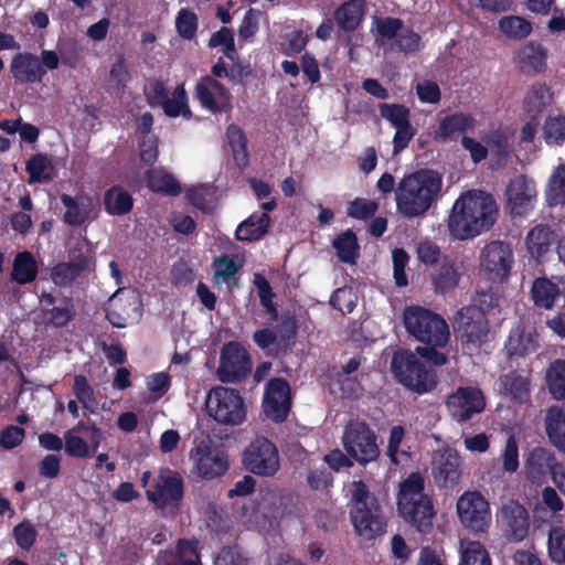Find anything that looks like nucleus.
I'll return each instance as SVG.
<instances>
[{
    "mask_svg": "<svg viewBox=\"0 0 565 565\" xmlns=\"http://www.w3.org/2000/svg\"><path fill=\"white\" fill-rule=\"evenodd\" d=\"M498 205L493 196L481 190H469L454 203L448 230L457 239H470L490 230L498 218Z\"/></svg>",
    "mask_w": 565,
    "mask_h": 565,
    "instance_id": "nucleus-1",
    "label": "nucleus"
},
{
    "mask_svg": "<svg viewBox=\"0 0 565 565\" xmlns=\"http://www.w3.org/2000/svg\"><path fill=\"white\" fill-rule=\"evenodd\" d=\"M443 177L434 170H419L402 179L396 189V205L407 217L423 215L439 198Z\"/></svg>",
    "mask_w": 565,
    "mask_h": 565,
    "instance_id": "nucleus-2",
    "label": "nucleus"
},
{
    "mask_svg": "<svg viewBox=\"0 0 565 565\" xmlns=\"http://www.w3.org/2000/svg\"><path fill=\"white\" fill-rule=\"evenodd\" d=\"M425 358L434 365L447 362L444 353L434 348L418 347L416 352L408 350L397 351L392 359V371L399 383L419 394L431 391L437 384L436 374L425 369L418 356Z\"/></svg>",
    "mask_w": 565,
    "mask_h": 565,
    "instance_id": "nucleus-3",
    "label": "nucleus"
},
{
    "mask_svg": "<svg viewBox=\"0 0 565 565\" xmlns=\"http://www.w3.org/2000/svg\"><path fill=\"white\" fill-rule=\"evenodd\" d=\"M425 481L419 473L409 475L399 487L398 512L408 523L423 531L431 525L433 503L424 492Z\"/></svg>",
    "mask_w": 565,
    "mask_h": 565,
    "instance_id": "nucleus-4",
    "label": "nucleus"
},
{
    "mask_svg": "<svg viewBox=\"0 0 565 565\" xmlns=\"http://www.w3.org/2000/svg\"><path fill=\"white\" fill-rule=\"evenodd\" d=\"M207 415L223 426H239L247 419L248 406L244 396L235 388L215 386L206 395Z\"/></svg>",
    "mask_w": 565,
    "mask_h": 565,
    "instance_id": "nucleus-5",
    "label": "nucleus"
},
{
    "mask_svg": "<svg viewBox=\"0 0 565 565\" xmlns=\"http://www.w3.org/2000/svg\"><path fill=\"white\" fill-rule=\"evenodd\" d=\"M403 320L408 333L416 340L431 345L430 348L445 347L448 342V324L429 309L419 306L407 307Z\"/></svg>",
    "mask_w": 565,
    "mask_h": 565,
    "instance_id": "nucleus-6",
    "label": "nucleus"
},
{
    "mask_svg": "<svg viewBox=\"0 0 565 565\" xmlns=\"http://www.w3.org/2000/svg\"><path fill=\"white\" fill-rule=\"evenodd\" d=\"M342 444L347 454L363 466L375 461L380 456L376 435L364 422H350L344 428Z\"/></svg>",
    "mask_w": 565,
    "mask_h": 565,
    "instance_id": "nucleus-7",
    "label": "nucleus"
},
{
    "mask_svg": "<svg viewBox=\"0 0 565 565\" xmlns=\"http://www.w3.org/2000/svg\"><path fill=\"white\" fill-rule=\"evenodd\" d=\"M460 524L473 532L486 533L491 524V510L484 497L477 491H466L456 504Z\"/></svg>",
    "mask_w": 565,
    "mask_h": 565,
    "instance_id": "nucleus-8",
    "label": "nucleus"
},
{
    "mask_svg": "<svg viewBox=\"0 0 565 565\" xmlns=\"http://www.w3.org/2000/svg\"><path fill=\"white\" fill-rule=\"evenodd\" d=\"M245 468L257 476L271 477L280 467L276 446L265 437H256L243 454Z\"/></svg>",
    "mask_w": 565,
    "mask_h": 565,
    "instance_id": "nucleus-9",
    "label": "nucleus"
},
{
    "mask_svg": "<svg viewBox=\"0 0 565 565\" xmlns=\"http://www.w3.org/2000/svg\"><path fill=\"white\" fill-rule=\"evenodd\" d=\"M146 94L150 104L160 105L168 117H182L184 119L192 117L183 84L175 86L171 92H167L163 83L153 82L147 87Z\"/></svg>",
    "mask_w": 565,
    "mask_h": 565,
    "instance_id": "nucleus-10",
    "label": "nucleus"
},
{
    "mask_svg": "<svg viewBox=\"0 0 565 565\" xmlns=\"http://www.w3.org/2000/svg\"><path fill=\"white\" fill-rule=\"evenodd\" d=\"M146 495L157 508L175 507L183 497V479L177 471L161 469Z\"/></svg>",
    "mask_w": 565,
    "mask_h": 565,
    "instance_id": "nucleus-11",
    "label": "nucleus"
},
{
    "mask_svg": "<svg viewBox=\"0 0 565 565\" xmlns=\"http://www.w3.org/2000/svg\"><path fill=\"white\" fill-rule=\"evenodd\" d=\"M514 264L511 246L503 242H491L484 246L480 255V268L491 280L507 278Z\"/></svg>",
    "mask_w": 565,
    "mask_h": 565,
    "instance_id": "nucleus-12",
    "label": "nucleus"
},
{
    "mask_svg": "<svg viewBox=\"0 0 565 565\" xmlns=\"http://www.w3.org/2000/svg\"><path fill=\"white\" fill-rule=\"evenodd\" d=\"M252 369L247 351L238 342L223 345L216 374L220 381L233 383L245 377Z\"/></svg>",
    "mask_w": 565,
    "mask_h": 565,
    "instance_id": "nucleus-13",
    "label": "nucleus"
},
{
    "mask_svg": "<svg viewBox=\"0 0 565 565\" xmlns=\"http://www.w3.org/2000/svg\"><path fill=\"white\" fill-rule=\"evenodd\" d=\"M104 434L96 425L78 423L64 435L65 451L71 457H92L100 446Z\"/></svg>",
    "mask_w": 565,
    "mask_h": 565,
    "instance_id": "nucleus-14",
    "label": "nucleus"
},
{
    "mask_svg": "<svg viewBox=\"0 0 565 565\" xmlns=\"http://www.w3.org/2000/svg\"><path fill=\"white\" fill-rule=\"evenodd\" d=\"M507 209L513 215H525L533 210L537 201V190L534 180L525 175L512 178L505 189Z\"/></svg>",
    "mask_w": 565,
    "mask_h": 565,
    "instance_id": "nucleus-15",
    "label": "nucleus"
},
{
    "mask_svg": "<svg viewBox=\"0 0 565 565\" xmlns=\"http://www.w3.org/2000/svg\"><path fill=\"white\" fill-rule=\"evenodd\" d=\"M497 521L504 536L514 542L523 541L530 530V515L527 510L515 500L504 502L498 512Z\"/></svg>",
    "mask_w": 565,
    "mask_h": 565,
    "instance_id": "nucleus-16",
    "label": "nucleus"
},
{
    "mask_svg": "<svg viewBox=\"0 0 565 565\" xmlns=\"http://www.w3.org/2000/svg\"><path fill=\"white\" fill-rule=\"evenodd\" d=\"M107 318L117 328L136 323L140 318V299L137 292L118 289L109 299Z\"/></svg>",
    "mask_w": 565,
    "mask_h": 565,
    "instance_id": "nucleus-17",
    "label": "nucleus"
},
{
    "mask_svg": "<svg viewBox=\"0 0 565 565\" xmlns=\"http://www.w3.org/2000/svg\"><path fill=\"white\" fill-rule=\"evenodd\" d=\"M447 409L450 416L461 423L481 413L486 407L482 392L472 386L458 387L447 398Z\"/></svg>",
    "mask_w": 565,
    "mask_h": 565,
    "instance_id": "nucleus-18",
    "label": "nucleus"
},
{
    "mask_svg": "<svg viewBox=\"0 0 565 565\" xmlns=\"http://www.w3.org/2000/svg\"><path fill=\"white\" fill-rule=\"evenodd\" d=\"M291 396L288 383L281 379L268 382L263 397L266 416L275 422H282L290 409Z\"/></svg>",
    "mask_w": 565,
    "mask_h": 565,
    "instance_id": "nucleus-19",
    "label": "nucleus"
},
{
    "mask_svg": "<svg viewBox=\"0 0 565 565\" xmlns=\"http://www.w3.org/2000/svg\"><path fill=\"white\" fill-rule=\"evenodd\" d=\"M431 471L439 486L456 484L461 477V458L457 450L449 447L436 450L431 460Z\"/></svg>",
    "mask_w": 565,
    "mask_h": 565,
    "instance_id": "nucleus-20",
    "label": "nucleus"
},
{
    "mask_svg": "<svg viewBox=\"0 0 565 565\" xmlns=\"http://www.w3.org/2000/svg\"><path fill=\"white\" fill-rule=\"evenodd\" d=\"M196 472L206 479H213L225 473L228 467L226 455L209 445L200 444L191 451Z\"/></svg>",
    "mask_w": 565,
    "mask_h": 565,
    "instance_id": "nucleus-21",
    "label": "nucleus"
},
{
    "mask_svg": "<svg viewBox=\"0 0 565 565\" xmlns=\"http://www.w3.org/2000/svg\"><path fill=\"white\" fill-rule=\"evenodd\" d=\"M195 96L201 106L213 113H221L231 107L230 92L212 77H204L195 86Z\"/></svg>",
    "mask_w": 565,
    "mask_h": 565,
    "instance_id": "nucleus-22",
    "label": "nucleus"
},
{
    "mask_svg": "<svg viewBox=\"0 0 565 565\" xmlns=\"http://www.w3.org/2000/svg\"><path fill=\"white\" fill-rule=\"evenodd\" d=\"M350 518L356 534L364 540H373L384 532L379 504L350 510Z\"/></svg>",
    "mask_w": 565,
    "mask_h": 565,
    "instance_id": "nucleus-23",
    "label": "nucleus"
},
{
    "mask_svg": "<svg viewBox=\"0 0 565 565\" xmlns=\"http://www.w3.org/2000/svg\"><path fill=\"white\" fill-rule=\"evenodd\" d=\"M454 324L470 342H480L487 333L484 313L476 306H468L459 310Z\"/></svg>",
    "mask_w": 565,
    "mask_h": 565,
    "instance_id": "nucleus-24",
    "label": "nucleus"
},
{
    "mask_svg": "<svg viewBox=\"0 0 565 565\" xmlns=\"http://www.w3.org/2000/svg\"><path fill=\"white\" fill-rule=\"evenodd\" d=\"M12 76L20 83H39L45 75L38 56L31 53H19L10 64Z\"/></svg>",
    "mask_w": 565,
    "mask_h": 565,
    "instance_id": "nucleus-25",
    "label": "nucleus"
},
{
    "mask_svg": "<svg viewBox=\"0 0 565 565\" xmlns=\"http://www.w3.org/2000/svg\"><path fill=\"white\" fill-rule=\"evenodd\" d=\"M158 565H201L198 541L180 540L175 551H161Z\"/></svg>",
    "mask_w": 565,
    "mask_h": 565,
    "instance_id": "nucleus-26",
    "label": "nucleus"
},
{
    "mask_svg": "<svg viewBox=\"0 0 565 565\" xmlns=\"http://www.w3.org/2000/svg\"><path fill=\"white\" fill-rule=\"evenodd\" d=\"M40 307L44 312V319L50 323L65 326L73 316V306L67 299L56 300L51 294H42Z\"/></svg>",
    "mask_w": 565,
    "mask_h": 565,
    "instance_id": "nucleus-27",
    "label": "nucleus"
},
{
    "mask_svg": "<svg viewBox=\"0 0 565 565\" xmlns=\"http://www.w3.org/2000/svg\"><path fill=\"white\" fill-rule=\"evenodd\" d=\"M544 427L553 446L565 451V408L561 405L550 406L545 413Z\"/></svg>",
    "mask_w": 565,
    "mask_h": 565,
    "instance_id": "nucleus-28",
    "label": "nucleus"
},
{
    "mask_svg": "<svg viewBox=\"0 0 565 565\" xmlns=\"http://www.w3.org/2000/svg\"><path fill=\"white\" fill-rule=\"evenodd\" d=\"M463 274L460 263L445 262L431 275V284L437 294L452 291L459 284Z\"/></svg>",
    "mask_w": 565,
    "mask_h": 565,
    "instance_id": "nucleus-29",
    "label": "nucleus"
},
{
    "mask_svg": "<svg viewBox=\"0 0 565 565\" xmlns=\"http://www.w3.org/2000/svg\"><path fill=\"white\" fill-rule=\"evenodd\" d=\"M476 120L470 115L454 114L441 119L438 128L434 132V139L440 142L456 137L460 132L473 130Z\"/></svg>",
    "mask_w": 565,
    "mask_h": 565,
    "instance_id": "nucleus-30",
    "label": "nucleus"
},
{
    "mask_svg": "<svg viewBox=\"0 0 565 565\" xmlns=\"http://www.w3.org/2000/svg\"><path fill=\"white\" fill-rule=\"evenodd\" d=\"M546 50L539 43L529 42L516 53L519 67L525 73H537L545 67Z\"/></svg>",
    "mask_w": 565,
    "mask_h": 565,
    "instance_id": "nucleus-31",
    "label": "nucleus"
},
{
    "mask_svg": "<svg viewBox=\"0 0 565 565\" xmlns=\"http://www.w3.org/2000/svg\"><path fill=\"white\" fill-rule=\"evenodd\" d=\"M553 241L552 230L546 225L539 224L529 231L525 245L531 257L540 259L550 250Z\"/></svg>",
    "mask_w": 565,
    "mask_h": 565,
    "instance_id": "nucleus-32",
    "label": "nucleus"
},
{
    "mask_svg": "<svg viewBox=\"0 0 565 565\" xmlns=\"http://www.w3.org/2000/svg\"><path fill=\"white\" fill-rule=\"evenodd\" d=\"M147 188L156 193L166 195H178L181 186L175 178L163 168L150 169L146 172Z\"/></svg>",
    "mask_w": 565,
    "mask_h": 565,
    "instance_id": "nucleus-33",
    "label": "nucleus"
},
{
    "mask_svg": "<svg viewBox=\"0 0 565 565\" xmlns=\"http://www.w3.org/2000/svg\"><path fill=\"white\" fill-rule=\"evenodd\" d=\"M245 259L243 256H227L223 255L214 259L213 270L214 279L217 285L226 284L227 286L235 282L237 273L244 266Z\"/></svg>",
    "mask_w": 565,
    "mask_h": 565,
    "instance_id": "nucleus-34",
    "label": "nucleus"
},
{
    "mask_svg": "<svg viewBox=\"0 0 565 565\" xmlns=\"http://www.w3.org/2000/svg\"><path fill=\"white\" fill-rule=\"evenodd\" d=\"M270 217L267 213L253 214L243 221L236 230V238L238 241H258L268 231Z\"/></svg>",
    "mask_w": 565,
    "mask_h": 565,
    "instance_id": "nucleus-35",
    "label": "nucleus"
},
{
    "mask_svg": "<svg viewBox=\"0 0 565 565\" xmlns=\"http://www.w3.org/2000/svg\"><path fill=\"white\" fill-rule=\"evenodd\" d=\"M537 347V334L533 327L514 329L508 340L507 348L510 354L523 355L533 352Z\"/></svg>",
    "mask_w": 565,
    "mask_h": 565,
    "instance_id": "nucleus-36",
    "label": "nucleus"
},
{
    "mask_svg": "<svg viewBox=\"0 0 565 565\" xmlns=\"http://www.w3.org/2000/svg\"><path fill=\"white\" fill-rule=\"evenodd\" d=\"M544 193L550 206L565 205V162L552 170Z\"/></svg>",
    "mask_w": 565,
    "mask_h": 565,
    "instance_id": "nucleus-37",
    "label": "nucleus"
},
{
    "mask_svg": "<svg viewBox=\"0 0 565 565\" xmlns=\"http://www.w3.org/2000/svg\"><path fill=\"white\" fill-rule=\"evenodd\" d=\"M553 460L554 457L548 450L541 447L532 449L525 462L527 478L534 482L541 481L552 467Z\"/></svg>",
    "mask_w": 565,
    "mask_h": 565,
    "instance_id": "nucleus-38",
    "label": "nucleus"
},
{
    "mask_svg": "<svg viewBox=\"0 0 565 565\" xmlns=\"http://www.w3.org/2000/svg\"><path fill=\"white\" fill-rule=\"evenodd\" d=\"M62 203L65 206L64 221L71 225H79L89 218L92 213V203L88 199L79 196L77 199L63 194Z\"/></svg>",
    "mask_w": 565,
    "mask_h": 565,
    "instance_id": "nucleus-39",
    "label": "nucleus"
},
{
    "mask_svg": "<svg viewBox=\"0 0 565 565\" xmlns=\"http://www.w3.org/2000/svg\"><path fill=\"white\" fill-rule=\"evenodd\" d=\"M459 555V565H491V558L486 546L478 541L461 539Z\"/></svg>",
    "mask_w": 565,
    "mask_h": 565,
    "instance_id": "nucleus-40",
    "label": "nucleus"
},
{
    "mask_svg": "<svg viewBox=\"0 0 565 565\" xmlns=\"http://www.w3.org/2000/svg\"><path fill=\"white\" fill-rule=\"evenodd\" d=\"M364 6L362 0H350L335 10L337 24L344 31L355 30L362 21Z\"/></svg>",
    "mask_w": 565,
    "mask_h": 565,
    "instance_id": "nucleus-41",
    "label": "nucleus"
},
{
    "mask_svg": "<svg viewBox=\"0 0 565 565\" xmlns=\"http://www.w3.org/2000/svg\"><path fill=\"white\" fill-rule=\"evenodd\" d=\"M499 31L508 39L520 41L532 33V23L521 15H504L498 22Z\"/></svg>",
    "mask_w": 565,
    "mask_h": 565,
    "instance_id": "nucleus-42",
    "label": "nucleus"
},
{
    "mask_svg": "<svg viewBox=\"0 0 565 565\" xmlns=\"http://www.w3.org/2000/svg\"><path fill=\"white\" fill-rule=\"evenodd\" d=\"M545 383L552 398L565 401V361L552 362L545 371Z\"/></svg>",
    "mask_w": 565,
    "mask_h": 565,
    "instance_id": "nucleus-43",
    "label": "nucleus"
},
{
    "mask_svg": "<svg viewBox=\"0 0 565 565\" xmlns=\"http://www.w3.org/2000/svg\"><path fill=\"white\" fill-rule=\"evenodd\" d=\"M38 275V263L29 252L19 253L13 262L12 279L20 285L32 282Z\"/></svg>",
    "mask_w": 565,
    "mask_h": 565,
    "instance_id": "nucleus-44",
    "label": "nucleus"
},
{
    "mask_svg": "<svg viewBox=\"0 0 565 565\" xmlns=\"http://www.w3.org/2000/svg\"><path fill=\"white\" fill-rule=\"evenodd\" d=\"M512 131L509 128H498L483 137L488 152L499 159L505 158L511 151Z\"/></svg>",
    "mask_w": 565,
    "mask_h": 565,
    "instance_id": "nucleus-45",
    "label": "nucleus"
},
{
    "mask_svg": "<svg viewBox=\"0 0 565 565\" xmlns=\"http://www.w3.org/2000/svg\"><path fill=\"white\" fill-rule=\"evenodd\" d=\"M558 296V286L547 278H537L533 282L532 299L536 306L544 309H551Z\"/></svg>",
    "mask_w": 565,
    "mask_h": 565,
    "instance_id": "nucleus-46",
    "label": "nucleus"
},
{
    "mask_svg": "<svg viewBox=\"0 0 565 565\" xmlns=\"http://www.w3.org/2000/svg\"><path fill=\"white\" fill-rule=\"evenodd\" d=\"M552 93L545 85L539 84L532 86L524 98V109L531 116L540 114L545 107L552 103Z\"/></svg>",
    "mask_w": 565,
    "mask_h": 565,
    "instance_id": "nucleus-47",
    "label": "nucleus"
},
{
    "mask_svg": "<svg viewBox=\"0 0 565 565\" xmlns=\"http://www.w3.org/2000/svg\"><path fill=\"white\" fill-rule=\"evenodd\" d=\"M26 171L30 174V183L46 182L54 177L53 163L43 154L33 156L26 163Z\"/></svg>",
    "mask_w": 565,
    "mask_h": 565,
    "instance_id": "nucleus-48",
    "label": "nucleus"
},
{
    "mask_svg": "<svg viewBox=\"0 0 565 565\" xmlns=\"http://www.w3.org/2000/svg\"><path fill=\"white\" fill-rule=\"evenodd\" d=\"M105 207L109 214L122 215L132 207V198L120 188H113L105 193Z\"/></svg>",
    "mask_w": 565,
    "mask_h": 565,
    "instance_id": "nucleus-49",
    "label": "nucleus"
},
{
    "mask_svg": "<svg viewBox=\"0 0 565 565\" xmlns=\"http://www.w3.org/2000/svg\"><path fill=\"white\" fill-rule=\"evenodd\" d=\"M350 510L377 505L375 497L362 480H354L348 486Z\"/></svg>",
    "mask_w": 565,
    "mask_h": 565,
    "instance_id": "nucleus-50",
    "label": "nucleus"
},
{
    "mask_svg": "<svg viewBox=\"0 0 565 565\" xmlns=\"http://www.w3.org/2000/svg\"><path fill=\"white\" fill-rule=\"evenodd\" d=\"M501 470L505 473H514L520 467L519 444L514 435L508 436L498 458Z\"/></svg>",
    "mask_w": 565,
    "mask_h": 565,
    "instance_id": "nucleus-51",
    "label": "nucleus"
},
{
    "mask_svg": "<svg viewBox=\"0 0 565 565\" xmlns=\"http://www.w3.org/2000/svg\"><path fill=\"white\" fill-rule=\"evenodd\" d=\"M226 138L235 162L239 167H245L247 163V149L246 139L242 129L234 125L230 126L226 130Z\"/></svg>",
    "mask_w": 565,
    "mask_h": 565,
    "instance_id": "nucleus-52",
    "label": "nucleus"
},
{
    "mask_svg": "<svg viewBox=\"0 0 565 565\" xmlns=\"http://www.w3.org/2000/svg\"><path fill=\"white\" fill-rule=\"evenodd\" d=\"M547 553L552 562L565 564V530L562 526L554 525L550 529Z\"/></svg>",
    "mask_w": 565,
    "mask_h": 565,
    "instance_id": "nucleus-53",
    "label": "nucleus"
},
{
    "mask_svg": "<svg viewBox=\"0 0 565 565\" xmlns=\"http://www.w3.org/2000/svg\"><path fill=\"white\" fill-rule=\"evenodd\" d=\"M88 266V260L58 264L53 269L52 279L55 285L66 286L71 284L78 276V274Z\"/></svg>",
    "mask_w": 565,
    "mask_h": 565,
    "instance_id": "nucleus-54",
    "label": "nucleus"
},
{
    "mask_svg": "<svg viewBox=\"0 0 565 565\" xmlns=\"http://www.w3.org/2000/svg\"><path fill=\"white\" fill-rule=\"evenodd\" d=\"M503 391L512 398L524 402L530 393V381L527 377L509 374L502 379Z\"/></svg>",
    "mask_w": 565,
    "mask_h": 565,
    "instance_id": "nucleus-55",
    "label": "nucleus"
},
{
    "mask_svg": "<svg viewBox=\"0 0 565 565\" xmlns=\"http://www.w3.org/2000/svg\"><path fill=\"white\" fill-rule=\"evenodd\" d=\"M333 247L338 257L345 263H353L359 253L356 237L351 231H347L333 241Z\"/></svg>",
    "mask_w": 565,
    "mask_h": 565,
    "instance_id": "nucleus-56",
    "label": "nucleus"
},
{
    "mask_svg": "<svg viewBox=\"0 0 565 565\" xmlns=\"http://www.w3.org/2000/svg\"><path fill=\"white\" fill-rule=\"evenodd\" d=\"M543 136L548 145H562L565 140V116H548L543 126Z\"/></svg>",
    "mask_w": 565,
    "mask_h": 565,
    "instance_id": "nucleus-57",
    "label": "nucleus"
},
{
    "mask_svg": "<svg viewBox=\"0 0 565 565\" xmlns=\"http://www.w3.org/2000/svg\"><path fill=\"white\" fill-rule=\"evenodd\" d=\"M73 391L77 399L86 409H88L89 412L96 411L98 402L95 397L93 387L89 385L85 376H75Z\"/></svg>",
    "mask_w": 565,
    "mask_h": 565,
    "instance_id": "nucleus-58",
    "label": "nucleus"
},
{
    "mask_svg": "<svg viewBox=\"0 0 565 565\" xmlns=\"http://www.w3.org/2000/svg\"><path fill=\"white\" fill-rule=\"evenodd\" d=\"M175 28L183 39H193L198 29V18L195 13L189 9L180 10L175 18Z\"/></svg>",
    "mask_w": 565,
    "mask_h": 565,
    "instance_id": "nucleus-59",
    "label": "nucleus"
},
{
    "mask_svg": "<svg viewBox=\"0 0 565 565\" xmlns=\"http://www.w3.org/2000/svg\"><path fill=\"white\" fill-rule=\"evenodd\" d=\"M381 116L390 121L395 128L408 125V110L402 105L383 104L380 106Z\"/></svg>",
    "mask_w": 565,
    "mask_h": 565,
    "instance_id": "nucleus-60",
    "label": "nucleus"
},
{
    "mask_svg": "<svg viewBox=\"0 0 565 565\" xmlns=\"http://www.w3.org/2000/svg\"><path fill=\"white\" fill-rule=\"evenodd\" d=\"M358 297L350 288H340L331 298L332 306L342 313H349L356 305Z\"/></svg>",
    "mask_w": 565,
    "mask_h": 565,
    "instance_id": "nucleus-61",
    "label": "nucleus"
},
{
    "mask_svg": "<svg viewBox=\"0 0 565 565\" xmlns=\"http://www.w3.org/2000/svg\"><path fill=\"white\" fill-rule=\"evenodd\" d=\"M375 26L382 42L398 38L399 32L403 31L401 21L392 18L376 20Z\"/></svg>",
    "mask_w": 565,
    "mask_h": 565,
    "instance_id": "nucleus-62",
    "label": "nucleus"
},
{
    "mask_svg": "<svg viewBox=\"0 0 565 565\" xmlns=\"http://www.w3.org/2000/svg\"><path fill=\"white\" fill-rule=\"evenodd\" d=\"M13 534L17 544L23 550H29L35 541L36 531L32 524L24 522L14 527Z\"/></svg>",
    "mask_w": 565,
    "mask_h": 565,
    "instance_id": "nucleus-63",
    "label": "nucleus"
},
{
    "mask_svg": "<svg viewBox=\"0 0 565 565\" xmlns=\"http://www.w3.org/2000/svg\"><path fill=\"white\" fill-rule=\"evenodd\" d=\"M490 435L479 433L463 436V446L470 452L484 454L490 449Z\"/></svg>",
    "mask_w": 565,
    "mask_h": 565,
    "instance_id": "nucleus-64",
    "label": "nucleus"
}]
</instances>
